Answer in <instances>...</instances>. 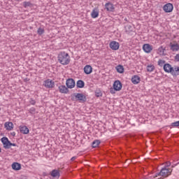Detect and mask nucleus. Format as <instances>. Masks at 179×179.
I'll use <instances>...</instances> for the list:
<instances>
[{
  "instance_id": "obj_1",
  "label": "nucleus",
  "mask_w": 179,
  "mask_h": 179,
  "mask_svg": "<svg viewBox=\"0 0 179 179\" xmlns=\"http://www.w3.org/2000/svg\"><path fill=\"white\" fill-rule=\"evenodd\" d=\"M164 71L166 72V73H171L172 76L176 78L179 75V66H171V64L166 63L164 65Z\"/></svg>"
},
{
  "instance_id": "obj_2",
  "label": "nucleus",
  "mask_w": 179,
  "mask_h": 179,
  "mask_svg": "<svg viewBox=\"0 0 179 179\" xmlns=\"http://www.w3.org/2000/svg\"><path fill=\"white\" fill-rule=\"evenodd\" d=\"M57 58L62 65H69V62H71V56L66 52H60Z\"/></svg>"
},
{
  "instance_id": "obj_3",
  "label": "nucleus",
  "mask_w": 179,
  "mask_h": 179,
  "mask_svg": "<svg viewBox=\"0 0 179 179\" xmlns=\"http://www.w3.org/2000/svg\"><path fill=\"white\" fill-rule=\"evenodd\" d=\"M173 169L169 168H162L160 172L157 173L155 177H169L171 175Z\"/></svg>"
},
{
  "instance_id": "obj_4",
  "label": "nucleus",
  "mask_w": 179,
  "mask_h": 179,
  "mask_svg": "<svg viewBox=\"0 0 179 179\" xmlns=\"http://www.w3.org/2000/svg\"><path fill=\"white\" fill-rule=\"evenodd\" d=\"M1 141V143L3 145L4 149H10V146H16V143H11L8 137H3Z\"/></svg>"
},
{
  "instance_id": "obj_5",
  "label": "nucleus",
  "mask_w": 179,
  "mask_h": 179,
  "mask_svg": "<svg viewBox=\"0 0 179 179\" xmlns=\"http://www.w3.org/2000/svg\"><path fill=\"white\" fill-rule=\"evenodd\" d=\"M73 96L77 101H79V103H86V101H87V98H86L83 93H74Z\"/></svg>"
},
{
  "instance_id": "obj_6",
  "label": "nucleus",
  "mask_w": 179,
  "mask_h": 179,
  "mask_svg": "<svg viewBox=\"0 0 179 179\" xmlns=\"http://www.w3.org/2000/svg\"><path fill=\"white\" fill-rule=\"evenodd\" d=\"M173 9H174V6L171 3H168L163 6V10L165 13H170L173 12Z\"/></svg>"
},
{
  "instance_id": "obj_7",
  "label": "nucleus",
  "mask_w": 179,
  "mask_h": 179,
  "mask_svg": "<svg viewBox=\"0 0 179 179\" xmlns=\"http://www.w3.org/2000/svg\"><path fill=\"white\" fill-rule=\"evenodd\" d=\"M43 86L48 89H52L54 86H55V83L54 81H52V80L48 79L44 81Z\"/></svg>"
},
{
  "instance_id": "obj_8",
  "label": "nucleus",
  "mask_w": 179,
  "mask_h": 179,
  "mask_svg": "<svg viewBox=\"0 0 179 179\" xmlns=\"http://www.w3.org/2000/svg\"><path fill=\"white\" fill-rule=\"evenodd\" d=\"M75 80L73 78H68L66 81V86L68 87V89H73L75 87Z\"/></svg>"
},
{
  "instance_id": "obj_9",
  "label": "nucleus",
  "mask_w": 179,
  "mask_h": 179,
  "mask_svg": "<svg viewBox=\"0 0 179 179\" xmlns=\"http://www.w3.org/2000/svg\"><path fill=\"white\" fill-rule=\"evenodd\" d=\"M113 88L116 92H120L122 89V83L120 80H115L113 83Z\"/></svg>"
},
{
  "instance_id": "obj_10",
  "label": "nucleus",
  "mask_w": 179,
  "mask_h": 179,
  "mask_svg": "<svg viewBox=\"0 0 179 179\" xmlns=\"http://www.w3.org/2000/svg\"><path fill=\"white\" fill-rule=\"evenodd\" d=\"M169 47L171 51H173V52H176L177 51H179V44L177 42H175L174 43H170Z\"/></svg>"
},
{
  "instance_id": "obj_11",
  "label": "nucleus",
  "mask_w": 179,
  "mask_h": 179,
  "mask_svg": "<svg viewBox=\"0 0 179 179\" xmlns=\"http://www.w3.org/2000/svg\"><path fill=\"white\" fill-rule=\"evenodd\" d=\"M105 9H106L107 12H114V10H115L114 4L110 1L105 4Z\"/></svg>"
},
{
  "instance_id": "obj_12",
  "label": "nucleus",
  "mask_w": 179,
  "mask_h": 179,
  "mask_svg": "<svg viewBox=\"0 0 179 179\" xmlns=\"http://www.w3.org/2000/svg\"><path fill=\"white\" fill-rule=\"evenodd\" d=\"M109 46L111 50H114L115 51H116V50H118V48H120V43L115 41H113L110 43Z\"/></svg>"
},
{
  "instance_id": "obj_13",
  "label": "nucleus",
  "mask_w": 179,
  "mask_h": 179,
  "mask_svg": "<svg viewBox=\"0 0 179 179\" xmlns=\"http://www.w3.org/2000/svg\"><path fill=\"white\" fill-rule=\"evenodd\" d=\"M143 50L145 52H147V54H149L153 50V48L150 44L149 43H145L143 45Z\"/></svg>"
},
{
  "instance_id": "obj_14",
  "label": "nucleus",
  "mask_w": 179,
  "mask_h": 179,
  "mask_svg": "<svg viewBox=\"0 0 179 179\" xmlns=\"http://www.w3.org/2000/svg\"><path fill=\"white\" fill-rule=\"evenodd\" d=\"M59 92L64 94H68V93H69V90L68 89V87L65 85H60L59 86Z\"/></svg>"
},
{
  "instance_id": "obj_15",
  "label": "nucleus",
  "mask_w": 179,
  "mask_h": 179,
  "mask_svg": "<svg viewBox=\"0 0 179 179\" xmlns=\"http://www.w3.org/2000/svg\"><path fill=\"white\" fill-rule=\"evenodd\" d=\"M92 72H93V68H92V66L90 65H86L84 67V73L86 75H90V73H92Z\"/></svg>"
},
{
  "instance_id": "obj_16",
  "label": "nucleus",
  "mask_w": 179,
  "mask_h": 179,
  "mask_svg": "<svg viewBox=\"0 0 179 179\" xmlns=\"http://www.w3.org/2000/svg\"><path fill=\"white\" fill-rule=\"evenodd\" d=\"M20 131L21 134H23L24 135H27V134L30 132L29 128L26 126H20Z\"/></svg>"
},
{
  "instance_id": "obj_17",
  "label": "nucleus",
  "mask_w": 179,
  "mask_h": 179,
  "mask_svg": "<svg viewBox=\"0 0 179 179\" xmlns=\"http://www.w3.org/2000/svg\"><path fill=\"white\" fill-rule=\"evenodd\" d=\"M13 170H15V171H19L22 169V164L17 162H13L12 164Z\"/></svg>"
},
{
  "instance_id": "obj_18",
  "label": "nucleus",
  "mask_w": 179,
  "mask_h": 179,
  "mask_svg": "<svg viewBox=\"0 0 179 179\" xmlns=\"http://www.w3.org/2000/svg\"><path fill=\"white\" fill-rule=\"evenodd\" d=\"M50 176L53 177L54 178H57V177L59 178L60 173L59 170L58 169H54L50 172Z\"/></svg>"
},
{
  "instance_id": "obj_19",
  "label": "nucleus",
  "mask_w": 179,
  "mask_h": 179,
  "mask_svg": "<svg viewBox=\"0 0 179 179\" xmlns=\"http://www.w3.org/2000/svg\"><path fill=\"white\" fill-rule=\"evenodd\" d=\"M131 82L134 85H138L141 82V77L138 76H134L131 78Z\"/></svg>"
},
{
  "instance_id": "obj_20",
  "label": "nucleus",
  "mask_w": 179,
  "mask_h": 179,
  "mask_svg": "<svg viewBox=\"0 0 179 179\" xmlns=\"http://www.w3.org/2000/svg\"><path fill=\"white\" fill-rule=\"evenodd\" d=\"M91 16L92 19H96V17H99V9L94 8L91 13Z\"/></svg>"
},
{
  "instance_id": "obj_21",
  "label": "nucleus",
  "mask_w": 179,
  "mask_h": 179,
  "mask_svg": "<svg viewBox=\"0 0 179 179\" xmlns=\"http://www.w3.org/2000/svg\"><path fill=\"white\" fill-rule=\"evenodd\" d=\"M4 127L6 128V129H7L8 131H12L13 129V123L9 122H6L4 124Z\"/></svg>"
},
{
  "instance_id": "obj_22",
  "label": "nucleus",
  "mask_w": 179,
  "mask_h": 179,
  "mask_svg": "<svg viewBox=\"0 0 179 179\" xmlns=\"http://www.w3.org/2000/svg\"><path fill=\"white\" fill-rule=\"evenodd\" d=\"M76 86L78 89H82L83 87H85V82L82 80H78Z\"/></svg>"
},
{
  "instance_id": "obj_23",
  "label": "nucleus",
  "mask_w": 179,
  "mask_h": 179,
  "mask_svg": "<svg viewBox=\"0 0 179 179\" xmlns=\"http://www.w3.org/2000/svg\"><path fill=\"white\" fill-rule=\"evenodd\" d=\"M115 68L118 73H124V66L122 65L119 64Z\"/></svg>"
},
{
  "instance_id": "obj_24",
  "label": "nucleus",
  "mask_w": 179,
  "mask_h": 179,
  "mask_svg": "<svg viewBox=\"0 0 179 179\" xmlns=\"http://www.w3.org/2000/svg\"><path fill=\"white\" fill-rule=\"evenodd\" d=\"M164 51H166V48H163V46H160L158 48V52L159 55H162V56L166 55V54L164 53Z\"/></svg>"
},
{
  "instance_id": "obj_25",
  "label": "nucleus",
  "mask_w": 179,
  "mask_h": 179,
  "mask_svg": "<svg viewBox=\"0 0 179 179\" xmlns=\"http://www.w3.org/2000/svg\"><path fill=\"white\" fill-rule=\"evenodd\" d=\"M100 143H101V141H100V140H94L92 143V147L97 148V146H99Z\"/></svg>"
},
{
  "instance_id": "obj_26",
  "label": "nucleus",
  "mask_w": 179,
  "mask_h": 179,
  "mask_svg": "<svg viewBox=\"0 0 179 179\" xmlns=\"http://www.w3.org/2000/svg\"><path fill=\"white\" fill-rule=\"evenodd\" d=\"M23 6L24 8H31V6H33V4L30 1H24Z\"/></svg>"
},
{
  "instance_id": "obj_27",
  "label": "nucleus",
  "mask_w": 179,
  "mask_h": 179,
  "mask_svg": "<svg viewBox=\"0 0 179 179\" xmlns=\"http://www.w3.org/2000/svg\"><path fill=\"white\" fill-rule=\"evenodd\" d=\"M155 71V65L150 64L147 66V71L148 72H153Z\"/></svg>"
},
{
  "instance_id": "obj_28",
  "label": "nucleus",
  "mask_w": 179,
  "mask_h": 179,
  "mask_svg": "<svg viewBox=\"0 0 179 179\" xmlns=\"http://www.w3.org/2000/svg\"><path fill=\"white\" fill-rule=\"evenodd\" d=\"M44 28H41V27H39L37 30V34L39 35V36H41L43 34H44Z\"/></svg>"
},
{
  "instance_id": "obj_29",
  "label": "nucleus",
  "mask_w": 179,
  "mask_h": 179,
  "mask_svg": "<svg viewBox=\"0 0 179 179\" xmlns=\"http://www.w3.org/2000/svg\"><path fill=\"white\" fill-rule=\"evenodd\" d=\"M164 64H166V61H164V60L159 59L158 61V65L159 66H163V65H164Z\"/></svg>"
},
{
  "instance_id": "obj_30",
  "label": "nucleus",
  "mask_w": 179,
  "mask_h": 179,
  "mask_svg": "<svg viewBox=\"0 0 179 179\" xmlns=\"http://www.w3.org/2000/svg\"><path fill=\"white\" fill-rule=\"evenodd\" d=\"M29 112L30 113V114H36V108H31L29 110Z\"/></svg>"
},
{
  "instance_id": "obj_31",
  "label": "nucleus",
  "mask_w": 179,
  "mask_h": 179,
  "mask_svg": "<svg viewBox=\"0 0 179 179\" xmlns=\"http://www.w3.org/2000/svg\"><path fill=\"white\" fill-rule=\"evenodd\" d=\"M95 95L96 97H101V96H103V94H101V92H95Z\"/></svg>"
},
{
  "instance_id": "obj_32",
  "label": "nucleus",
  "mask_w": 179,
  "mask_h": 179,
  "mask_svg": "<svg viewBox=\"0 0 179 179\" xmlns=\"http://www.w3.org/2000/svg\"><path fill=\"white\" fill-rule=\"evenodd\" d=\"M171 166V163L170 162H166L164 169H169L168 167H170Z\"/></svg>"
},
{
  "instance_id": "obj_33",
  "label": "nucleus",
  "mask_w": 179,
  "mask_h": 179,
  "mask_svg": "<svg viewBox=\"0 0 179 179\" xmlns=\"http://www.w3.org/2000/svg\"><path fill=\"white\" fill-rule=\"evenodd\" d=\"M171 127H179V121L171 123Z\"/></svg>"
},
{
  "instance_id": "obj_34",
  "label": "nucleus",
  "mask_w": 179,
  "mask_h": 179,
  "mask_svg": "<svg viewBox=\"0 0 179 179\" xmlns=\"http://www.w3.org/2000/svg\"><path fill=\"white\" fill-rule=\"evenodd\" d=\"M30 104H31L32 106H35L36 105V100L31 99H30Z\"/></svg>"
},
{
  "instance_id": "obj_35",
  "label": "nucleus",
  "mask_w": 179,
  "mask_h": 179,
  "mask_svg": "<svg viewBox=\"0 0 179 179\" xmlns=\"http://www.w3.org/2000/svg\"><path fill=\"white\" fill-rule=\"evenodd\" d=\"M110 92L111 94H115V92H117V91L115 90V88H110Z\"/></svg>"
},
{
  "instance_id": "obj_36",
  "label": "nucleus",
  "mask_w": 179,
  "mask_h": 179,
  "mask_svg": "<svg viewBox=\"0 0 179 179\" xmlns=\"http://www.w3.org/2000/svg\"><path fill=\"white\" fill-rule=\"evenodd\" d=\"M175 59L177 61V62H179V54H177L175 56Z\"/></svg>"
},
{
  "instance_id": "obj_37",
  "label": "nucleus",
  "mask_w": 179,
  "mask_h": 179,
  "mask_svg": "<svg viewBox=\"0 0 179 179\" xmlns=\"http://www.w3.org/2000/svg\"><path fill=\"white\" fill-rule=\"evenodd\" d=\"M126 27L129 29V30H131V29H132V26L131 25H127Z\"/></svg>"
},
{
  "instance_id": "obj_38",
  "label": "nucleus",
  "mask_w": 179,
  "mask_h": 179,
  "mask_svg": "<svg viewBox=\"0 0 179 179\" xmlns=\"http://www.w3.org/2000/svg\"><path fill=\"white\" fill-rule=\"evenodd\" d=\"M71 162H73L74 160H76V157H73L71 159Z\"/></svg>"
},
{
  "instance_id": "obj_39",
  "label": "nucleus",
  "mask_w": 179,
  "mask_h": 179,
  "mask_svg": "<svg viewBox=\"0 0 179 179\" xmlns=\"http://www.w3.org/2000/svg\"><path fill=\"white\" fill-rule=\"evenodd\" d=\"M11 135H12V136H15L16 135V134L15 132H12Z\"/></svg>"
},
{
  "instance_id": "obj_40",
  "label": "nucleus",
  "mask_w": 179,
  "mask_h": 179,
  "mask_svg": "<svg viewBox=\"0 0 179 179\" xmlns=\"http://www.w3.org/2000/svg\"><path fill=\"white\" fill-rule=\"evenodd\" d=\"M125 22H128V18H124Z\"/></svg>"
},
{
  "instance_id": "obj_41",
  "label": "nucleus",
  "mask_w": 179,
  "mask_h": 179,
  "mask_svg": "<svg viewBox=\"0 0 179 179\" xmlns=\"http://www.w3.org/2000/svg\"><path fill=\"white\" fill-rule=\"evenodd\" d=\"M175 166H177V164H175V165H172V167H174Z\"/></svg>"
},
{
  "instance_id": "obj_42",
  "label": "nucleus",
  "mask_w": 179,
  "mask_h": 179,
  "mask_svg": "<svg viewBox=\"0 0 179 179\" xmlns=\"http://www.w3.org/2000/svg\"><path fill=\"white\" fill-rule=\"evenodd\" d=\"M17 2H19V1H20V0H15Z\"/></svg>"
},
{
  "instance_id": "obj_43",
  "label": "nucleus",
  "mask_w": 179,
  "mask_h": 179,
  "mask_svg": "<svg viewBox=\"0 0 179 179\" xmlns=\"http://www.w3.org/2000/svg\"><path fill=\"white\" fill-rule=\"evenodd\" d=\"M1 107H0V111H1Z\"/></svg>"
},
{
  "instance_id": "obj_44",
  "label": "nucleus",
  "mask_w": 179,
  "mask_h": 179,
  "mask_svg": "<svg viewBox=\"0 0 179 179\" xmlns=\"http://www.w3.org/2000/svg\"><path fill=\"white\" fill-rule=\"evenodd\" d=\"M0 153H1V148H0Z\"/></svg>"
},
{
  "instance_id": "obj_45",
  "label": "nucleus",
  "mask_w": 179,
  "mask_h": 179,
  "mask_svg": "<svg viewBox=\"0 0 179 179\" xmlns=\"http://www.w3.org/2000/svg\"><path fill=\"white\" fill-rule=\"evenodd\" d=\"M178 164H179V162L178 163Z\"/></svg>"
}]
</instances>
